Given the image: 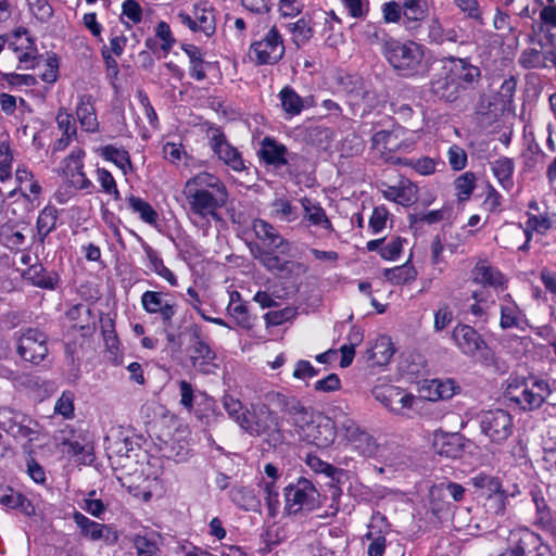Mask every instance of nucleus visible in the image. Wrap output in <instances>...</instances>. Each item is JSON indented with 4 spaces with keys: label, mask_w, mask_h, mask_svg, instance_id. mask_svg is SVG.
<instances>
[{
    "label": "nucleus",
    "mask_w": 556,
    "mask_h": 556,
    "mask_svg": "<svg viewBox=\"0 0 556 556\" xmlns=\"http://www.w3.org/2000/svg\"><path fill=\"white\" fill-rule=\"evenodd\" d=\"M188 214L200 219L217 218L218 211L228 202V190L223 180L208 172L189 178L182 188Z\"/></svg>",
    "instance_id": "f257e3e1"
},
{
    "label": "nucleus",
    "mask_w": 556,
    "mask_h": 556,
    "mask_svg": "<svg viewBox=\"0 0 556 556\" xmlns=\"http://www.w3.org/2000/svg\"><path fill=\"white\" fill-rule=\"evenodd\" d=\"M282 405L289 410L290 424L303 442L317 448H327L333 444L337 427L329 417L304 406L299 399L287 401Z\"/></svg>",
    "instance_id": "f03ea898"
},
{
    "label": "nucleus",
    "mask_w": 556,
    "mask_h": 556,
    "mask_svg": "<svg viewBox=\"0 0 556 556\" xmlns=\"http://www.w3.org/2000/svg\"><path fill=\"white\" fill-rule=\"evenodd\" d=\"M296 400L280 392H266L258 402L252 403L240 418V427L252 435L281 437L282 418L273 408L279 409L289 416L285 408L287 401Z\"/></svg>",
    "instance_id": "7ed1b4c3"
},
{
    "label": "nucleus",
    "mask_w": 556,
    "mask_h": 556,
    "mask_svg": "<svg viewBox=\"0 0 556 556\" xmlns=\"http://www.w3.org/2000/svg\"><path fill=\"white\" fill-rule=\"evenodd\" d=\"M252 229L255 237L262 242V247L252 249L253 256L270 271H285L290 266H300L299 263L282 261L277 254H288L290 242L286 240L277 229L264 219H254Z\"/></svg>",
    "instance_id": "20e7f679"
},
{
    "label": "nucleus",
    "mask_w": 556,
    "mask_h": 556,
    "mask_svg": "<svg viewBox=\"0 0 556 556\" xmlns=\"http://www.w3.org/2000/svg\"><path fill=\"white\" fill-rule=\"evenodd\" d=\"M382 54L390 65L401 75L416 76L425 71L424 49L414 41L402 42L391 37H383Z\"/></svg>",
    "instance_id": "39448f33"
},
{
    "label": "nucleus",
    "mask_w": 556,
    "mask_h": 556,
    "mask_svg": "<svg viewBox=\"0 0 556 556\" xmlns=\"http://www.w3.org/2000/svg\"><path fill=\"white\" fill-rule=\"evenodd\" d=\"M549 394L551 390L545 381L533 379H513L505 391L506 397L523 410L541 407Z\"/></svg>",
    "instance_id": "423d86ee"
},
{
    "label": "nucleus",
    "mask_w": 556,
    "mask_h": 556,
    "mask_svg": "<svg viewBox=\"0 0 556 556\" xmlns=\"http://www.w3.org/2000/svg\"><path fill=\"white\" fill-rule=\"evenodd\" d=\"M184 333L189 338L186 353L192 368L205 375L214 372L217 368L216 353L203 336L201 327L190 324L185 328Z\"/></svg>",
    "instance_id": "0eeeda50"
},
{
    "label": "nucleus",
    "mask_w": 556,
    "mask_h": 556,
    "mask_svg": "<svg viewBox=\"0 0 556 556\" xmlns=\"http://www.w3.org/2000/svg\"><path fill=\"white\" fill-rule=\"evenodd\" d=\"M319 493L315 485L305 478L285 488V509L289 515L311 511L319 506Z\"/></svg>",
    "instance_id": "6e6552de"
},
{
    "label": "nucleus",
    "mask_w": 556,
    "mask_h": 556,
    "mask_svg": "<svg viewBox=\"0 0 556 556\" xmlns=\"http://www.w3.org/2000/svg\"><path fill=\"white\" fill-rule=\"evenodd\" d=\"M452 340L457 349L466 356L478 357L489 364L491 351L482 336L471 326L458 324L452 331Z\"/></svg>",
    "instance_id": "1a4fd4ad"
},
{
    "label": "nucleus",
    "mask_w": 556,
    "mask_h": 556,
    "mask_svg": "<svg viewBox=\"0 0 556 556\" xmlns=\"http://www.w3.org/2000/svg\"><path fill=\"white\" fill-rule=\"evenodd\" d=\"M479 422L481 432L495 444L504 443L513 433V416L502 408L482 412Z\"/></svg>",
    "instance_id": "9d476101"
},
{
    "label": "nucleus",
    "mask_w": 556,
    "mask_h": 556,
    "mask_svg": "<svg viewBox=\"0 0 556 556\" xmlns=\"http://www.w3.org/2000/svg\"><path fill=\"white\" fill-rule=\"evenodd\" d=\"M285 55V45L278 29L273 26L265 36L250 47V59L257 64H276Z\"/></svg>",
    "instance_id": "9b49d317"
},
{
    "label": "nucleus",
    "mask_w": 556,
    "mask_h": 556,
    "mask_svg": "<svg viewBox=\"0 0 556 556\" xmlns=\"http://www.w3.org/2000/svg\"><path fill=\"white\" fill-rule=\"evenodd\" d=\"M85 151L74 149L61 163V175L68 187L91 193L93 184L84 172Z\"/></svg>",
    "instance_id": "f8f14e48"
},
{
    "label": "nucleus",
    "mask_w": 556,
    "mask_h": 556,
    "mask_svg": "<svg viewBox=\"0 0 556 556\" xmlns=\"http://www.w3.org/2000/svg\"><path fill=\"white\" fill-rule=\"evenodd\" d=\"M48 337L36 328H27L22 331L17 340V354L26 362L41 363L48 355Z\"/></svg>",
    "instance_id": "ddd939ff"
},
{
    "label": "nucleus",
    "mask_w": 556,
    "mask_h": 556,
    "mask_svg": "<svg viewBox=\"0 0 556 556\" xmlns=\"http://www.w3.org/2000/svg\"><path fill=\"white\" fill-rule=\"evenodd\" d=\"M338 427L351 446L362 456L371 457L376 454L378 444L375 438L363 430L354 419L344 416L338 421Z\"/></svg>",
    "instance_id": "4468645a"
},
{
    "label": "nucleus",
    "mask_w": 556,
    "mask_h": 556,
    "mask_svg": "<svg viewBox=\"0 0 556 556\" xmlns=\"http://www.w3.org/2000/svg\"><path fill=\"white\" fill-rule=\"evenodd\" d=\"M372 394L378 402L395 414H405L407 409L413 407L416 401L413 394L406 393L403 389L391 384L375 387Z\"/></svg>",
    "instance_id": "2eb2a0df"
},
{
    "label": "nucleus",
    "mask_w": 556,
    "mask_h": 556,
    "mask_svg": "<svg viewBox=\"0 0 556 556\" xmlns=\"http://www.w3.org/2000/svg\"><path fill=\"white\" fill-rule=\"evenodd\" d=\"M10 47L18 59L17 68L29 70L40 65L35 41L25 28L15 31L14 40L10 43Z\"/></svg>",
    "instance_id": "dca6fc26"
},
{
    "label": "nucleus",
    "mask_w": 556,
    "mask_h": 556,
    "mask_svg": "<svg viewBox=\"0 0 556 556\" xmlns=\"http://www.w3.org/2000/svg\"><path fill=\"white\" fill-rule=\"evenodd\" d=\"M141 306L143 311L150 315H159L163 326L172 325L173 318L177 313L175 303L165 299V294L159 291L148 290L142 293Z\"/></svg>",
    "instance_id": "f3484780"
},
{
    "label": "nucleus",
    "mask_w": 556,
    "mask_h": 556,
    "mask_svg": "<svg viewBox=\"0 0 556 556\" xmlns=\"http://www.w3.org/2000/svg\"><path fill=\"white\" fill-rule=\"evenodd\" d=\"M210 147L218 159L235 172L245 169L244 161L237 148L231 146L219 129H214L210 136Z\"/></svg>",
    "instance_id": "a211bd4d"
},
{
    "label": "nucleus",
    "mask_w": 556,
    "mask_h": 556,
    "mask_svg": "<svg viewBox=\"0 0 556 556\" xmlns=\"http://www.w3.org/2000/svg\"><path fill=\"white\" fill-rule=\"evenodd\" d=\"M430 90L433 96L446 102H455L462 92V86L458 85L446 63H443L440 71L433 76L430 83Z\"/></svg>",
    "instance_id": "6ab92c4d"
},
{
    "label": "nucleus",
    "mask_w": 556,
    "mask_h": 556,
    "mask_svg": "<svg viewBox=\"0 0 556 556\" xmlns=\"http://www.w3.org/2000/svg\"><path fill=\"white\" fill-rule=\"evenodd\" d=\"M73 519L80 529L81 534L91 540H104L108 544H115L118 541V533L112 527L99 523L86 517L84 514L76 511Z\"/></svg>",
    "instance_id": "aec40b11"
},
{
    "label": "nucleus",
    "mask_w": 556,
    "mask_h": 556,
    "mask_svg": "<svg viewBox=\"0 0 556 556\" xmlns=\"http://www.w3.org/2000/svg\"><path fill=\"white\" fill-rule=\"evenodd\" d=\"M383 197L402 206H409L418 199V187L405 177H400L395 185L380 184Z\"/></svg>",
    "instance_id": "412c9836"
},
{
    "label": "nucleus",
    "mask_w": 556,
    "mask_h": 556,
    "mask_svg": "<svg viewBox=\"0 0 556 556\" xmlns=\"http://www.w3.org/2000/svg\"><path fill=\"white\" fill-rule=\"evenodd\" d=\"M257 155L266 165L275 168L286 166L291 157V153L285 144L268 136L262 139Z\"/></svg>",
    "instance_id": "4be33fe9"
},
{
    "label": "nucleus",
    "mask_w": 556,
    "mask_h": 556,
    "mask_svg": "<svg viewBox=\"0 0 556 556\" xmlns=\"http://www.w3.org/2000/svg\"><path fill=\"white\" fill-rule=\"evenodd\" d=\"M516 535L518 539L511 549L517 556H549V547L542 542L539 534L525 528Z\"/></svg>",
    "instance_id": "5701e85b"
},
{
    "label": "nucleus",
    "mask_w": 556,
    "mask_h": 556,
    "mask_svg": "<svg viewBox=\"0 0 556 556\" xmlns=\"http://www.w3.org/2000/svg\"><path fill=\"white\" fill-rule=\"evenodd\" d=\"M472 282L495 290H506L507 279L505 276L486 260H479L471 270Z\"/></svg>",
    "instance_id": "b1692460"
},
{
    "label": "nucleus",
    "mask_w": 556,
    "mask_h": 556,
    "mask_svg": "<svg viewBox=\"0 0 556 556\" xmlns=\"http://www.w3.org/2000/svg\"><path fill=\"white\" fill-rule=\"evenodd\" d=\"M21 276L29 285L45 290H55L60 282L59 274L47 270L39 262L29 265Z\"/></svg>",
    "instance_id": "393cba45"
},
{
    "label": "nucleus",
    "mask_w": 556,
    "mask_h": 556,
    "mask_svg": "<svg viewBox=\"0 0 556 556\" xmlns=\"http://www.w3.org/2000/svg\"><path fill=\"white\" fill-rule=\"evenodd\" d=\"M500 302V327L502 329L521 328L526 320L523 311L509 293L498 296Z\"/></svg>",
    "instance_id": "a878e982"
},
{
    "label": "nucleus",
    "mask_w": 556,
    "mask_h": 556,
    "mask_svg": "<svg viewBox=\"0 0 556 556\" xmlns=\"http://www.w3.org/2000/svg\"><path fill=\"white\" fill-rule=\"evenodd\" d=\"M25 418L14 410L2 407L0 408V428L15 439H29L35 431L24 424Z\"/></svg>",
    "instance_id": "bb28decb"
},
{
    "label": "nucleus",
    "mask_w": 556,
    "mask_h": 556,
    "mask_svg": "<svg viewBox=\"0 0 556 556\" xmlns=\"http://www.w3.org/2000/svg\"><path fill=\"white\" fill-rule=\"evenodd\" d=\"M452 75L455 77L458 85L462 86V92L478 83L481 76V71L478 66L468 63L464 59L452 58L446 61Z\"/></svg>",
    "instance_id": "cd10ccee"
},
{
    "label": "nucleus",
    "mask_w": 556,
    "mask_h": 556,
    "mask_svg": "<svg viewBox=\"0 0 556 556\" xmlns=\"http://www.w3.org/2000/svg\"><path fill=\"white\" fill-rule=\"evenodd\" d=\"M300 202L303 208V223H307L308 226L320 228L327 232L334 231L332 223L319 202L309 198H302Z\"/></svg>",
    "instance_id": "c85d7f7f"
},
{
    "label": "nucleus",
    "mask_w": 556,
    "mask_h": 556,
    "mask_svg": "<svg viewBox=\"0 0 556 556\" xmlns=\"http://www.w3.org/2000/svg\"><path fill=\"white\" fill-rule=\"evenodd\" d=\"M372 147L383 155L386 153L408 150L410 143L400 140L397 130H380L372 137Z\"/></svg>",
    "instance_id": "c756f323"
},
{
    "label": "nucleus",
    "mask_w": 556,
    "mask_h": 556,
    "mask_svg": "<svg viewBox=\"0 0 556 556\" xmlns=\"http://www.w3.org/2000/svg\"><path fill=\"white\" fill-rule=\"evenodd\" d=\"M76 116L85 131L96 132L99 130V122L92 96L84 94L79 98V102L76 108Z\"/></svg>",
    "instance_id": "7c9ffc66"
},
{
    "label": "nucleus",
    "mask_w": 556,
    "mask_h": 556,
    "mask_svg": "<svg viewBox=\"0 0 556 556\" xmlns=\"http://www.w3.org/2000/svg\"><path fill=\"white\" fill-rule=\"evenodd\" d=\"M403 25L407 29H416L428 14V4L425 0H402Z\"/></svg>",
    "instance_id": "2f4dec72"
},
{
    "label": "nucleus",
    "mask_w": 556,
    "mask_h": 556,
    "mask_svg": "<svg viewBox=\"0 0 556 556\" xmlns=\"http://www.w3.org/2000/svg\"><path fill=\"white\" fill-rule=\"evenodd\" d=\"M229 496L235 505L245 511H260L261 509V500L251 488L243 485L233 486L229 492Z\"/></svg>",
    "instance_id": "473e14b6"
},
{
    "label": "nucleus",
    "mask_w": 556,
    "mask_h": 556,
    "mask_svg": "<svg viewBox=\"0 0 556 556\" xmlns=\"http://www.w3.org/2000/svg\"><path fill=\"white\" fill-rule=\"evenodd\" d=\"M549 229H556L555 213L540 216L528 213V220L526 223V228L523 229L527 242L523 247H521V249H526L528 242L532 238L533 231H536L539 233H545Z\"/></svg>",
    "instance_id": "72a5a7b5"
},
{
    "label": "nucleus",
    "mask_w": 556,
    "mask_h": 556,
    "mask_svg": "<svg viewBox=\"0 0 556 556\" xmlns=\"http://www.w3.org/2000/svg\"><path fill=\"white\" fill-rule=\"evenodd\" d=\"M366 354L367 359L371 361L372 365H387L394 354L391 339L386 336L378 338L374 345L366 352Z\"/></svg>",
    "instance_id": "f704fd0d"
},
{
    "label": "nucleus",
    "mask_w": 556,
    "mask_h": 556,
    "mask_svg": "<svg viewBox=\"0 0 556 556\" xmlns=\"http://www.w3.org/2000/svg\"><path fill=\"white\" fill-rule=\"evenodd\" d=\"M132 544L138 556L161 555V536L157 533L136 534Z\"/></svg>",
    "instance_id": "c9c22d12"
},
{
    "label": "nucleus",
    "mask_w": 556,
    "mask_h": 556,
    "mask_svg": "<svg viewBox=\"0 0 556 556\" xmlns=\"http://www.w3.org/2000/svg\"><path fill=\"white\" fill-rule=\"evenodd\" d=\"M531 497L535 506L533 525L540 529L551 528L553 525V516L545 498L542 496V492L534 489L531 491Z\"/></svg>",
    "instance_id": "e433bc0d"
},
{
    "label": "nucleus",
    "mask_w": 556,
    "mask_h": 556,
    "mask_svg": "<svg viewBox=\"0 0 556 556\" xmlns=\"http://www.w3.org/2000/svg\"><path fill=\"white\" fill-rule=\"evenodd\" d=\"M472 303L468 304L467 311L476 318L488 320L490 311L493 308L495 301L486 291H475L471 295Z\"/></svg>",
    "instance_id": "4c0bfd02"
},
{
    "label": "nucleus",
    "mask_w": 556,
    "mask_h": 556,
    "mask_svg": "<svg viewBox=\"0 0 556 556\" xmlns=\"http://www.w3.org/2000/svg\"><path fill=\"white\" fill-rule=\"evenodd\" d=\"M315 23L308 16H303L296 22L289 23L288 29L292 35V41L296 47L305 45L314 34Z\"/></svg>",
    "instance_id": "58836bf2"
},
{
    "label": "nucleus",
    "mask_w": 556,
    "mask_h": 556,
    "mask_svg": "<svg viewBox=\"0 0 556 556\" xmlns=\"http://www.w3.org/2000/svg\"><path fill=\"white\" fill-rule=\"evenodd\" d=\"M98 151L100 156L114 163L124 174L131 169L130 156L125 149L109 144L100 148Z\"/></svg>",
    "instance_id": "ea45409f"
},
{
    "label": "nucleus",
    "mask_w": 556,
    "mask_h": 556,
    "mask_svg": "<svg viewBox=\"0 0 556 556\" xmlns=\"http://www.w3.org/2000/svg\"><path fill=\"white\" fill-rule=\"evenodd\" d=\"M514 169L515 164L509 157H500L492 163V172L494 176L497 178L500 185L506 190H510L514 186Z\"/></svg>",
    "instance_id": "a19ab883"
},
{
    "label": "nucleus",
    "mask_w": 556,
    "mask_h": 556,
    "mask_svg": "<svg viewBox=\"0 0 556 556\" xmlns=\"http://www.w3.org/2000/svg\"><path fill=\"white\" fill-rule=\"evenodd\" d=\"M470 483L476 489L481 490V494L485 497L494 496L504 491L498 478L482 472L470 478Z\"/></svg>",
    "instance_id": "79ce46f5"
},
{
    "label": "nucleus",
    "mask_w": 556,
    "mask_h": 556,
    "mask_svg": "<svg viewBox=\"0 0 556 556\" xmlns=\"http://www.w3.org/2000/svg\"><path fill=\"white\" fill-rule=\"evenodd\" d=\"M127 203L132 213L138 214L142 222L149 225L156 224L159 215L150 203L132 194L127 198Z\"/></svg>",
    "instance_id": "37998d69"
},
{
    "label": "nucleus",
    "mask_w": 556,
    "mask_h": 556,
    "mask_svg": "<svg viewBox=\"0 0 556 556\" xmlns=\"http://www.w3.org/2000/svg\"><path fill=\"white\" fill-rule=\"evenodd\" d=\"M279 99L283 111L290 116L299 115L304 108L303 99L289 86L280 90Z\"/></svg>",
    "instance_id": "c03bdc74"
},
{
    "label": "nucleus",
    "mask_w": 556,
    "mask_h": 556,
    "mask_svg": "<svg viewBox=\"0 0 556 556\" xmlns=\"http://www.w3.org/2000/svg\"><path fill=\"white\" fill-rule=\"evenodd\" d=\"M240 294L233 292L230 298V303L227 307L229 315L237 321V324L243 328H251L253 325L252 317L248 312L245 304L241 303Z\"/></svg>",
    "instance_id": "a18cd8bd"
},
{
    "label": "nucleus",
    "mask_w": 556,
    "mask_h": 556,
    "mask_svg": "<svg viewBox=\"0 0 556 556\" xmlns=\"http://www.w3.org/2000/svg\"><path fill=\"white\" fill-rule=\"evenodd\" d=\"M63 445L67 447V454H71L77 458L81 464H91L93 462V446L90 442L83 440H66Z\"/></svg>",
    "instance_id": "49530a36"
},
{
    "label": "nucleus",
    "mask_w": 556,
    "mask_h": 556,
    "mask_svg": "<svg viewBox=\"0 0 556 556\" xmlns=\"http://www.w3.org/2000/svg\"><path fill=\"white\" fill-rule=\"evenodd\" d=\"M144 251L150 263L151 270L165 279L170 286H177L178 281L175 274L164 265L157 253L149 245L144 248Z\"/></svg>",
    "instance_id": "de8ad7c7"
},
{
    "label": "nucleus",
    "mask_w": 556,
    "mask_h": 556,
    "mask_svg": "<svg viewBox=\"0 0 556 556\" xmlns=\"http://www.w3.org/2000/svg\"><path fill=\"white\" fill-rule=\"evenodd\" d=\"M58 219V211L53 206H46L38 215L37 231L39 240L42 242L45 238L54 230Z\"/></svg>",
    "instance_id": "09e8293b"
},
{
    "label": "nucleus",
    "mask_w": 556,
    "mask_h": 556,
    "mask_svg": "<svg viewBox=\"0 0 556 556\" xmlns=\"http://www.w3.org/2000/svg\"><path fill=\"white\" fill-rule=\"evenodd\" d=\"M416 275L415 268L408 264L386 269L383 273L384 278L393 285L407 283L414 280Z\"/></svg>",
    "instance_id": "8fccbe9b"
},
{
    "label": "nucleus",
    "mask_w": 556,
    "mask_h": 556,
    "mask_svg": "<svg viewBox=\"0 0 556 556\" xmlns=\"http://www.w3.org/2000/svg\"><path fill=\"white\" fill-rule=\"evenodd\" d=\"M271 206L273 215L282 222L291 223L299 217L298 208L286 199H276Z\"/></svg>",
    "instance_id": "3c124183"
},
{
    "label": "nucleus",
    "mask_w": 556,
    "mask_h": 556,
    "mask_svg": "<svg viewBox=\"0 0 556 556\" xmlns=\"http://www.w3.org/2000/svg\"><path fill=\"white\" fill-rule=\"evenodd\" d=\"M456 195L459 201H466L476 187V177L471 172L462 174L454 182Z\"/></svg>",
    "instance_id": "603ef678"
},
{
    "label": "nucleus",
    "mask_w": 556,
    "mask_h": 556,
    "mask_svg": "<svg viewBox=\"0 0 556 556\" xmlns=\"http://www.w3.org/2000/svg\"><path fill=\"white\" fill-rule=\"evenodd\" d=\"M193 17L197 21V30L211 36L215 31L214 15L211 11L203 8L195 7L193 10Z\"/></svg>",
    "instance_id": "864d4df0"
},
{
    "label": "nucleus",
    "mask_w": 556,
    "mask_h": 556,
    "mask_svg": "<svg viewBox=\"0 0 556 556\" xmlns=\"http://www.w3.org/2000/svg\"><path fill=\"white\" fill-rule=\"evenodd\" d=\"M464 438L457 434L447 437L441 443L439 454L450 458L460 457Z\"/></svg>",
    "instance_id": "5fc2aeb1"
},
{
    "label": "nucleus",
    "mask_w": 556,
    "mask_h": 556,
    "mask_svg": "<svg viewBox=\"0 0 556 556\" xmlns=\"http://www.w3.org/2000/svg\"><path fill=\"white\" fill-rule=\"evenodd\" d=\"M13 154L8 141L0 142V180L3 182L12 175Z\"/></svg>",
    "instance_id": "6e6d98bb"
},
{
    "label": "nucleus",
    "mask_w": 556,
    "mask_h": 556,
    "mask_svg": "<svg viewBox=\"0 0 556 556\" xmlns=\"http://www.w3.org/2000/svg\"><path fill=\"white\" fill-rule=\"evenodd\" d=\"M97 180L104 193L112 195L115 200L121 198L116 181L112 174L105 168L97 169Z\"/></svg>",
    "instance_id": "4d7b16f0"
},
{
    "label": "nucleus",
    "mask_w": 556,
    "mask_h": 556,
    "mask_svg": "<svg viewBox=\"0 0 556 556\" xmlns=\"http://www.w3.org/2000/svg\"><path fill=\"white\" fill-rule=\"evenodd\" d=\"M74 400L75 395L72 391H64L54 405V412L62 415L65 419L73 418Z\"/></svg>",
    "instance_id": "13d9d810"
},
{
    "label": "nucleus",
    "mask_w": 556,
    "mask_h": 556,
    "mask_svg": "<svg viewBox=\"0 0 556 556\" xmlns=\"http://www.w3.org/2000/svg\"><path fill=\"white\" fill-rule=\"evenodd\" d=\"M15 178L20 184V189L23 192L29 191L30 193L37 194L40 191L38 182L33 181V174L26 167H17L15 172Z\"/></svg>",
    "instance_id": "bf43d9fd"
},
{
    "label": "nucleus",
    "mask_w": 556,
    "mask_h": 556,
    "mask_svg": "<svg viewBox=\"0 0 556 556\" xmlns=\"http://www.w3.org/2000/svg\"><path fill=\"white\" fill-rule=\"evenodd\" d=\"M26 1L28 3V7H29L31 13L35 15V17L38 21L46 23L52 17L53 9L47 0H26Z\"/></svg>",
    "instance_id": "052dcab7"
},
{
    "label": "nucleus",
    "mask_w": 556,
    "mask_h": 556,
    "mask_svg": "<svg viewBox=\"0 0 556 556\" xmlns=\"http://www.w3.org/2000/svg\"><path fill=\"white\" fill-rule=\"evenodd\" d=\"M453 320V312L447 303H440L434 313L433 329L437 332L444 330Z\"/></svg>",
    "instance_id": "680f3d73"
},
{
    "label": "nucleus",
    "mask_w": 556,
    "mask_h": 556,
    "mask_svg": "<svg viewBox=\"0 0 556 556\" xmlns=\"http://www.w3.org/2000/svg\"><path fill=\"white\" fill-rule=\"evenodd\" d=\"M59 129L63 135L75 137L77 132L74 117L65 110L60 109L55 117Z\"/></svg>",
    "instance_id": "e2e57ef3"
},
{
    "label": "nucleus",
    "mask_w": 556,
    "mask_h": 556,
    "mask_svg": "<svg viewBox=\"0 0 556 556\" xmlns=\"http://www.w3.org/2000/svg\"><path fill=\"white\" fill-rule=\"evenodd\" d=\"M507 503L508 500L503 491L494 496H486L484 506L488 513L495 516H503L506 511Z\"/></svg>",
    "instance_id": "0e129e2a"
},
{
    "label": "nucleus",
    "mask_w": 556,
    "mask_h": 556,
    "mask_svg": "<svg viewBox=\"0 0 556 556\" xmlns=\"http://www.w3.org/2000/svg\"><path fill=\"white\" fill-rule=\"evenodd\" d=\"M309 140L320 149H327L332 140V131L326 127H314L308 131Z\"/></svg>",
    "instance_id": "69168bd1"
},
{
    "label": "nucleus",
    "mask_w": 556,
    "mask_h": 556,
    "mask_svg": "<svg viewBox=\"0 0 556 556\" xmlns=\"http://www.w3.org/2000/svg\"><path fill=\"white\" fill-rule=\"evenodd\" d=\"M263 490L265 493V501L268 507V514L270 517H275L279 508V494L277 486L274 481L265 482L263 485Z\"/></svg>",
    "instance_id": "338daca9"
},
{
    "label": "nucleus",
    "mask_w": 556,
    "mask_h": 556,
    "mask_svg": "<svg viewBox=\"0 0 556 556\" xmlns=\"http://www.w3.org/2000/svg\"><path fill=\"white\" fill-rule=\"evenodd\" d=\"M223 406L228 413V415L235 419L240 426V418L244 417V410L241 402L238 399H235L230 394H225L223 396Z\"/></svg>",
    "instance_id": "774afa93"
}]
</instances>
